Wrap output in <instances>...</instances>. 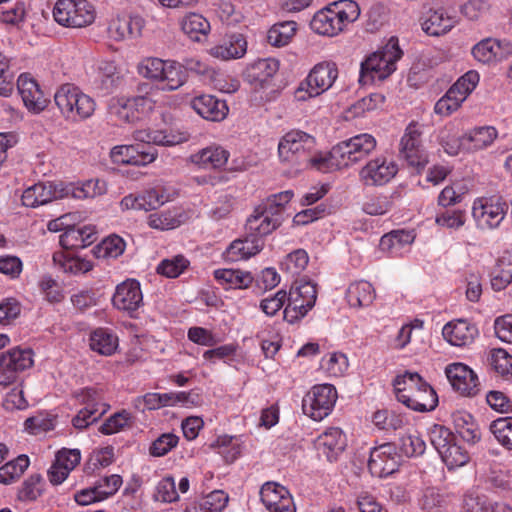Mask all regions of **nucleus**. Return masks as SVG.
Listing matches in <instances>:
<instances>
[{
	"label": "nucleus",
	"mask_w": 512,
	"mask_h": 512,
	"mask_svg": "<svg viewBox=\"0 0 512 512\" xmlns=\"http://www.w3.org/2000/svg\"><path fill=\"white\" fill-rule=\"evenodd\" d=\"M393 387L397 400L414 411H431L437 406L436 392L418 373L397 375Z\"/></svg>",
	"instance_id": "nucleus-1"
},
{
	"label": "nucleus",
	"mask_w": 512,
	"mask_h": 512,
	"mask_svg": "<svg viewBox=\"0 0 512 512\" xmlns=\"http://www.w3.org/2000/svg\"><path fill=\"white\" fill-rule=\"evenodd\" d=\"M293 192L286 190L270 195L262 201L246 221V231L254 237H264L276 230L282 223V213L291 201Z\"/></svg>",
	"instance_id": "nucleus-2"
},
{
	"label": "nucleus",
	"mask_w": 512,
	"mask_h": 512,
	"mask_svg": "<svg viewBox=\"0 0 512 512\" xmlns=\"http://www.w3.org/2000/svg\"><path fill=\"white\" fill-rule=\"evenodd\" d=\"M359 16L360 8L355 1L339 0L317 11L310 27L319 35L333 37L355 22Z\"/></svg>",
	"instance_id": "nucleus-3"
},
{
	"label": "nucleus",
	"mask_w": 512,
	"mask_h": 512,
	"mask_svg": "<svg viewBox=\"0 0 512 512\" xmlns=\"http://www.w3.org/2000/svg\"><path fill=\"white\" fill-rule=\"evenodd\" d=\"M54 101L61 115L72 122L87 120L96 110L95 100L71 83L62 84L57 88Z\"/></svg>",
	"instance_id": "nucleus-4"
},
{
	"label": "nucleus",
	"mask_w": 512,
	"mask_h": 512,
	"mask_svg": "<svg viewBox=\"0 0 512 512\" xmlns=\"http://www.w3.org/2000/svg\"><path fill=\"white\" fill-rule=\"evenodd\" d=\"M402 54L398 40L390 38L382 49L372 53L361 63L359 81L366 85L386 79L396 70V63Z\"/></svg>",
	"instance_id": "nucleus-5"
},
{
	"label": "nucleus",
	"mask_w": 512,
	"mask_h": 512,
	"mask_svg": "<svg viewBox=\"0 0 512 512\" xmlns=\"http://www.w3.org/2000/svg\"><path fill=\"white\" fill-rule=\"evenodd\" d=\"M337 77L338 68L334 62L323 61L316 64L295 90V100L304 102L321 95L332 87Z\"/></svg>",
	"instance_id": "nucleus-6"
},
{
	"label": "nucleus",
	"mask_w": 512,
	"mask_h": 512,
	"mask_svg": "<svg viewBox=\"0 0 512 512\" xmlns=\"http://www.w3.org/2000/svg\"><path fill=\"white\" fill-rule=\"evenodd\" d=\"M315 138L301 130H291L278 143V156L282 163L300 168L315 151Z\"/></svg>",
	"instance_id": "nucleus-7"
},
{
	"label": "nucleus",
	"mask_w": 512,
	"mask_h": 512,
	"mask_svg": "<svg viewBox=\"0 0 512 512\" xmlns=\"http://www.w3.org/2000/svg\"><path fill=\"white\" fill-rule=\"evenodd\" d=\"M154 104L153 99L147 95L115 96L109 99L107 110L116 121L135 124L153 110Z\"/></svg>",
	"instance_id": "nucleus-8"
},
{
	"label": "nucleus",
	"mask_w": 512,
	"mask_h": 512,
	"mask_svg": "<svg viewBox=\"0 0 512 512\" xmlns=\"http://www.w3.org/2000/svg\"><path fill=\"white\" fill-rule=\"evenodd\" d=\"M94 6L87 0H57L53 7L54 20L70 28H81L95 20Z\"/></svg>",
	"instance_id": "nucleus-9"
},
{
	"label": "nucleus",
	"mask_w": 512,
	"mask_h": 512,
	"mask_svg": "<svg viewBox=\"0 0 512 512\" xmlns=\"http://www.w3.org/2000/svg\"><path fill=\"white\" fill-rule=\"evenodd\" d=\"M317 299L315 284L309 281L294 283L287 293L284 319L293 324L302 319L314 307Z\"/></svg>",
	"instance_id": "nucleus-10"
},
{
	"label": "nucleus",
	"mask_w": 512,
	"mask_h": 512,
	"mask_svg": "<svg viewBox=\"0 0 512 512\" xmlns=\"http://www.w3.org/2000/svg\"><path fill=\"white\" fill-rule=\"evenodd\" d=\"M507 211L508 204L502 197H480L473 202L472 217L478 229L490 231L501 225Z\"/></svg>",
	"instance_id": "nucleus-11"
},
{
	"label": "nucleus",
	"mask_w": 512,
	"mask_h": 512,
	"mask_svg": "<svg viewBox=\"0 0 512 512\" xmlns=\"http://www.w3.org/2000/svg\"><path fill=\"white\" fill-rule=\"evenodd\" d=\"M424 125L411 121L405 128L399 143V153L410 166L423 169L429 162L422 144Z\"/></svg>",
	"instance_id": "nucleus-12"
},
{
	"label": "nucleus",
	"mask_w": 512,
	"mask_h": 512,
	"mask_svg": "<svg viewBox=\"0 0 512 512\" xmlns=\"http://www.w3.org/2000/svg\"><path fill=\"white\" fill-rule=\"evenodd\" d=\"M337 400V391L331 384L313 386L302 400L305 415L315 421H321L333 410Z\"/></svg>",
	"instance_id": "nucleus-13"
},
{
	"label": "nucleus",
	"mask_w": 512,
	"mask_h": 512,
	"mask_svg": "<svg viewBox=\"0 0 512 512\" xmlns=\"http://www.w3.org/2000/svg\"><path fill=\"white\" fill-rule=\"evenodd\" d=\"M376 146L377 141L373 135L361 133L334 146V158L340 157L346 168L366 159Z\"/></svg>",
	"instance_id": "nucleus-14"
},
{
	"label": "nucleus",
	"mask_w": 512,
	"mask_h": 512,
	"mask_svg": "<svg viewBox=\"0 0 512 512\" xmlns=\"http://www.w3.org/2000/svg\"><path fill=\"white\" fill-rule=\"evenodd\" d=\"M398 170V164L392 158L379 155L360 169L359 179L364 186L380 187L391 182Z\"/></svg>",
	"instance_id": "nucleus-15"
},
{
	"label": "nucleus",
	"mask_w": 512,
	"mask_h": 512,
	"mask_svg": "<svg viewBox=\"0 0 512 512\" xmlns=\"http://www.w3.org/2000/svg\"><path fill=\"white\" fill-rule=\"evenodd\" d=\"M34 364L31 349L12 348L0 353V385L14 383L19 373L31 368Z\"/></svg>",
	"instance_id": "nucleus-16"
},
{
	"label": "nucleus",
	"mask_w": 512,
	"mask_h": 512,
	"mask_svg": "<svg viewBox=\"0 0 512 512\" xmlns=\"http://www.w3.org/2000/svg\"><path fill=\"white\" fill-rule=\"evenodd\" d=\"M401 457L393 443H383L371 449L368 461L373 476L383 478L398 470Z\"/></svg>",
	"instance_id": "nucleus-17"
},
{
	"label": "nucleus",
	"mask_w": 512,
	"mask_h": 512,
	"mask_svg": "<svg viewBox=\"0 0 512 512\" xmlns=\"http://www.w3.org/2000/svg\"><path fill=\"white\" fill-rule=\"evenodd\" d=\"M112 305L117 310L134 317L138 309L143 306V293L139 281L126 279L118 284L112 296Z\"/></svg>",
	"instance_id": "nucleus-18"
},
{
	"label": "nucleus",
	"mask_w": 512,
	"mask_h": 512,
	"mask_svg": "<svg viewBox=\"0 0 512 512\" xmlns=\"http://www.w3.org/2000/svg\"><path fill=\"white\" fill-rule=\"evenodd\" d=\"M170 199L171 194L167 192L166 188L162 185H156L143 193L125 196L120 205L123 210L150 211L157 209Z\"/></svg>",
	"instance_id": "nucleus-19"
},
{
	"label": "nucleus",
	"mask_w": 512,
	"mask_h": 512,
	"mask_svg": "<svg viewBox=\"0 0 512 512\" xmlns=\"http://www.w3.org/2000/svg\"><path fill=\"white\" fill-rule=\"evenodd\" d=\"M157 150L152 146L117 145L110 151V158L115 164L146 166L156 160Z\"/></svg>",
	"instance_id": "nucleus-20"
},
{
	"label": "nucleus",
	"mask_w": 512,
	"mask_h": 512,
	"mask_svg": "<svg viewBox=\"0 0 512 512\" xmlns=\"http://www.w3.org/2000/svg\"><path fill=\"white\" fill-rule=\"evenodd\" d=\"M66 191L63 183L39 182L24 190L22 203L26 207L35 208L67 197Z\"/></svg>",
	"instance_id": "nucleus-21"
},
{
	"label": "nucleus",
	"mask_w": 512,
	"mask_h": 512,
	"mask_svg": "<svg viewBox=\"0 0 512 512\" xmlns=\"http://www.w3.org/2000/svg\"><path fill=\"white\" fill-rule=\"evenodd\" d=\"M445 374L452 388L462 396L473 397L478 394L479 381L476 373L463 363L449 364Z\"/></svg>",
	"instance_id": "nucleus-22"
},
{
	"label": "nucleus",
	"mask_w": 512,
	"mask_h": 512,
	"mask_svg": "<svg viewBox=\"0 0 512 512\" xmlns=\"http://www.w3.org/2000/svg\"><path fill=\"white\" fill-rule=\"evenodd\" d=\"M260 499L269 512H296L290 492L276 482H266L262 485Z\"/></svg>",
	"instance_id": "nucleus-23"
},
{
	"label": "nucleus",
	"mask_w": 512,
	"mask_h": 512,
	"mask_svg": "<svg viewBox=\"0 0 512 512\" xmlns=\"http://www.w3.org/2000/svg\"><path fill=\"white\" fill-rule=\"evenodd\" d=\"M247 52V41L241 33L226 34L207 53L218 60L229 61L242 58Z\"/></svg>",
	"instance_id": "nucleus-24"
},
{
	"label": "nucleus",
	"mask_w": 512,
	"mask_h": 512,
	"mask_svg": "<svg viewBox=\"0 0 512 512\" xmlns=\"http://www.w3.org/2000/svg\"><path fill=\"white\" fill-rule=\"evenodd\" d=\"M479 331L477 326L467 319H454L442 328L443 338L452 346L466 347L474 342Z\"/></svg>",
	"instance_id": "nucleus-25"
},
{
	"label": "nucleus",
	"mask_w": 512,
	"mask_h": 512,
	"mask_svg": "<svg viewBox=\"0 0 512 512\" xmlns=\"http://www.w3.org/2000/svg\"><path fill=\"white\" fill-rule=\"evenodd\" d=\"M17 88L25 107L30 112L38 114L46 108L48 100L38 82L29 74L24 73L18 77Z\"/></svg>",
	"instance_id": "nucleus-26"
},
{
	"label": "nucleus",
	"mask_w": 512,
	"mask_h": 512,
	"mask_svg": "<svg viewBox=\"0 0 512 512\" xmlns=\"http://www.w3.org/2000/svg\"><path fill=\"white\" fill-rule=\"evenodd\" d=\"M135 141L160 146H175L187 142L190 134L184 130L139 129L133 132Z\"/></svg>",
	"instance_id": "nucleus-27"
},
{
	"label": "nucleus",
	"mask_w": 512,
	"mask_h": 512,
	"mask_svg": "<svg viewBox=\"0 0 512 512\" xmlns=\"http://www.w3.org/2000/svg\"><path fill=\"white\" fill-rule=\"evenodd\" d=\"M512 54V44L506 40L486 38L474 45L473 57L481 63L500 61Z\"/></svg>",
	"instance_id": "nucleus-28"
},
{
	"label": "nucleus",
	"mask_w": 512,
	"mask_h": 512,
	"mask_svg": "<svg viewBox=\"0 0 512 512\" xmlns=\"http://www.w3.org/2000/svg\"><path fill=\"white\" fill-rule=\"evenodd\" d=\"M264 248V240L250 233L244 238L234 240L225 250L224 256L228 261L238 262L248 260L259 254Z\"/></svg>",
	"instance_id": "nucleus-29"
},
{
	"label": "nucleus",
	"mask_w": 512,
	"mask_h": 512,
	"mask_svg": "<svg viewBox=\"0 0 512 512\" xmlns=\"http://www.w3.org/2000/svg\"><path fill=\"white\" fill-rule=\"evenodd\" d=\"M347 445L345 434L340 428L330 427L315 440V447L328 461H334Z\"/></svg>",
	"instance_id": "nucleus-30"
},
{
	"label": "nucleus",
	"mask_w": 512,
	"mask_h": 512,
	"mask_svg": "<svg viewBox=\"0 0 512 512\" xmlns=\"http://www.w3.org/2000/svg\"><path fill=\"white\" fill-rule=\"evenodd\" d=\"M144 19L140 16H118L111 20L108 33L115 41L135 39L141 36Z\"/></svg>",
	"instance_id": "nucleus-31"
},
{
	"label": "nucleus",
	"mask_w": 512,
	"mask_h": 512,
	"mask_svg": "<svg viewBox=\"0 0 512 512\" xmlns=\"http://www.w3.org/2000/svg\"><path fill=\"white\" fill-rule=\"evenodd\" d=\"M229 155L222 146L213 144L192 153L188 160L202 169H220L227 164Z\"/></svg>",
	"instance_id": "nucleus-32"
},
{
	"label": "nucleus",
	"mask_w": 512,
	"mask_h": 512,
	"mask_svg": "<svg viewBox=\"0 0 512 512\" xmlns=\"http://www.w3.org/2000/svg\"><path fill=\"white\" fill-rule=\"evenodd\" d=\"M191 107L202 118L215 122L225 119L229 111L226 102L213 95L195 97L191 101Z\"/></svg>",
	"instance_id": "nucleus-33"
},
{
	"label": "nucleus",
	"mask_w": 512,
	"mask_h": 512,
	"mask_svg": "<svg viewBox=\"0 0 512 512\" xmlns=\"http://www.w3.org/2000/svg\"><path fill=\"white\" fill-rule=\"evenodd\" d=\"M456 23V16L446 10H431L422 23V29L430 36H440L449 32Z\"/></svg>",
	"instance_id": "nucleus-34"
},
{
	"label": "nucleus",
	"mask_w": 512,
	"mask_h": 512,
	"mask_svg": "<svg viewBox=\"0 0 512 512\" xmlns=\"http://www.w3.org/2000/svg\"><path fill=\"white\" fill-rule=\"evenodd\" d=\"M414 239L413 231L393 230L381 237L379 248L393 257L401 256L414 242Z\"/></svg>",
	"instance_id": "nucleus-35"
},
{
	"label": "nucleus",
	"mask_w": 512,
	"mask_h": 512,
	"mask_svg": "<svg viewBox=\"0 0 512 512\" xmlns=\"http://www.w3.org/2000/svg\"><path fill=\"white\" fill-rule=\"evenodd\" d=\"M498 137V131L494 126H480L472 128L464 133L466 152H477L490 147Z\"/></svg>",
	"instance_id": "nucleus-36"
},
{
	"label": "nucleus",
	"mask_w": 512,
	"mask_h": 512,
	"mask_svg": "<svg viewBox=\"0 0 512 512\" xmlns=\"http://www.w3.org/2000/svg\"><path fill=\"white\" fill-rule=\"evenodd\" d=\"M213 275L217 283L225 290L247 289L254 281L251 272L240 269H216Z\"/></svg>",
	"instance_id": "nucleus-37"
},
{
	"label": "nucleus",
	"mask_w": 512,
	"mask_h": 512,
	"mask_svg": "<svg viewBox=\"0 0 512 512\" xmlns=\"http://www.w3.org/2000/svg\"><path fill=\"white\" fill-rule=\"evenodd\" d=\"M402 198V192L398 189L390 194L378 193L367 197L363 203V211L372 216H382L390 212L395 204Z\"/></svg>",
	"instance_id": "nucleus-38"
},
{
	"label": "nucleus",
	"mask_w": 512,
	"mask_h": 512,
	"mask_svg": "<svg viewBox=\"0 0 512 512\" xmlns=\"http://www.w3.org/2000/svg\"><path fill=\"white\" fill-rule=\"evenodd\" d=\"M182 32L192 41L200 42L210 33V22L198 13H188L180 21Z\"/></svg>",
	"instance_id": "nucleus-39"
},
{
	"label": "nucleus",
	"mask_w": 512,
	"mask_h": 512,
	"mask_svg": "<svg viewBox=\"0 0 512 512\" xmlns=\"http://www.w3.org/2000/svg\"><path fill=\"white\" fill-rule=\"evenodd\" d=\"M346 298L351 307H368L375 299V289L368 281H356L349 285Z\"/></svg>",
	"instance_id": "nucleus-40"
},
{
	"label": "nucleus",
	"mask_w": 512,
	"mask_h": 512,
	"mask_svg": "<svg viewBox=\"0 0 512 512\" xmlns=\"http://www.w3.org/2000/svg\"><path fill=\"white\" fill-rule=\"evenodd\" d=\"M119 341L117 335L108 328H97L90 335V347L93 351L110 356L118 348Z\"/></svg>",
	"instance_id": "nucleus-41"
},
{
	"label": "nucleus",
	"mask_w": 512,
	"mask_h": 512,
	"mask_svg": "<svg viewBox=\"0 0 512 512\" xmlns=\"http://www.w3.org/2000/svg\"><path fill=\"white\" fill-rule=\"evenodd\" d=\"M334 147L329 153H316V150L308 156L307 162H303L300 168L311 167L320 172L327 173L344 168L340 157L334 158Z\"/></svg>",
	"instance_id": "nucleus-42"
},
{
	"label": "nucleus",
	"mask_w": 512,
	"mask_h": 512,
	"mask_svg": "<svg viewBox=\"0 0 512 512\" xmlns=\"http://www.w3.org/2000/svg\"><path fill=\"white\" fill-rule=\"evenodd\" d=\"M512 283V251H505L497 261V268L491 279L495 291H501Z\"/></svg>",
	"instance_id": "nucleus-43"
},
{
	"label": "nucleus",
	"mask_w": 512,
	"mask_h": 512,
	"mask_svg": "<svg viewBox=\"0 0 512 512\" xmlns=\"http://www.w3.org/2000/svg\"><path fill=\"white\" fill-rule=\"evenodd\" d=\"M187 81V74L180 63L167 60L166 66L159 82L162 83V89L174 91L179 89Z\"/></svg>",
	"instance_id": "nucleus-44"
},
{
	"label": "nucleus",
	"mask_w": 512,
	"mask_h": 512,
	"mask_svg": "<svg viewBox=\"0 0 512 512\" xmlns=\"http://www.w3.org/2000/svg\"><path fill=\"white\" fill-rule=\"evenodd\" d=\"M67 188V196L76 199H87L101 196L107 192L106 183L100 179H90L79 185H64Z\"/></svg>",
	"instance_id": "nucleus-45"
},
{
	"label": "nucleus",
	"mask_w": 512,
	"mask_h": 512,
	"mask_svg": "<svg viewBox=\"0 0 512 512\" xmlns=\"http://www.w3.org/2000/svg\"><path fill=\"white\" fill-rule=\"evenodd\" d=\"M479 82V74L470 70L461 76L446 92L459 103H463Z\"/></svg>",
	"instance_id": "nucleus-46"
},
{
	"label": "nucleus",
	"mask_w": 512,
	"mask_h": 512,
	"mask_svg": "<svg viewBox=\"0 0 512 512\" xmlns=\"http://www.w3.org/2000/svg\"><path fill=\"white\" fill-rule=\"evenodd\" d=\"M456 432L467 442H475L479 439L477 425L473 416L466 411H457L452 414Z\"/></svg>",
	"instance_id": "nucleus-47"
},
{
	"label": "nucleus",
	"mask_w": 512,
	"mask_h": 512,
	"mask_svg": "<svg viewBox=\"0 0 512 512\" xmlns=\"http://www.w3.org/2000/svg\"><path fill=\"white\" fill-rule=\"evenodd\" d=\"M53 261L59 265L65 273L71 274H84L92 270L93 265L90 261L66 255L62 252L55 253L53 255Z\"/></svg>",
	"instance_id": "nucleus-48"
},
{
	"label": "nucleus",
	"mask_w": 512,
	"mask_h": 512,
	"mask_svg": "<svg viewBox=\"0 0 512 512\" xmlns=\"http://www.w3.org/2000/svg\"><path fill=\"white\" fill-rule=\"evenodd\" d=\"M296 32V22L284 21L274 24L267 33V41L275 47L287 45Z\"/></svg>",
	"instance_id": "nucleus-49"
},
{
	"label": "nucleus",
	"mask_w": 512,
	"mask_h": 512,
	"mask_svg": "<svg viewBox=\"0 0 512 512\" xmlns=\"http://www.w3.org/2000/svg\"><path fill=\"white\" fill-rule=\"evenodd\" d=\"M29 458L26 455H19L0 467V483L10 484L18 479L28 468Z\"/></svg>",
	"instance_id": "nucleus-50"
},
{
	"label": "nucleus",
	"mask_w": 512,
	"mask_h": 512,
	"mask_svg": "<svg viewBox=\"0 0 512 512\" xmlns=\"http://www.w3.org/2000/svg\"><path fill=\"white\" fill-rule=\"evenodd\" d=\"M439 141L444 151L451 156L458 155L461 151L466 152L467 145L464 143V133L458 136L452 126H446L440 131Z\"/></svg>",
	"instance_id": "nucleus-51"
},
{
	"label": "nucleus",
	"mask_w": 512,
	"mask_h": 512,
	"mask_svg": "<svg viewBox=\"0 0 512 512\" xmlns=\"http://www.w3.org/2000/svg\"><path fill=\"white\" fill-rule=\"evenodd\" d=\"M321 368L333 377L344 375L349 367L348 358L341 352H333L325 355L321 360Z\"/></svg>",
	"instance_id": "nucleus-52"
},
{
	"label": "nucleus",
	"mask_w": 512,
	"mask_h": 512,
	"mask_svg": "<svg viewBox=\"0 0 512 512\" xmlns=\"http://www.w3.org/2000/svg\"><path fill=\"white\" fill-rule=\"evenodd\" d=\"M309 256L304 249H296L287 254L281 261V269L295 276L299 275L308 265Z\"/></svg>",
	"instance_id": "nucleus-53"
},
{
	"label": "nucleus",
	"mask_w": 512,
	"mask_h": 512,
	"mask_svg": "<svg viewBox=\"0 0 512 512\" xmlns=\"http://www.w3.org/2000/svg\"><path fill=\"white\" fill-rule=\"evenodd\" d=\"M189 264L186 257L176 255L162 260L157 267V272L167 278H177L188 268Z\"/></svg>",
	"instance_id": "nucleus-54"
},
{
	"label": "nucleus",
	"mask_w": 512,
	"mask_h": 512,
	"mask_svg": "<svg viewBox=\"0 0 512 512\" xmlns=\"http://www.w3.org/2000/svg\"><path fill=\"white\" fill-rule=\"evenodd\" d=\"M439 455L449 469L461 467L469 460L467 452L457 445L455 440L446 446Z\"/></svg>",
	"instance_id": "nucleus-55"
},
{
	"label": "nucleus",
	"mask_w": 512,
	"mask_h": 512,
	"mask_svg": "<svg viewBox=\"0 0 512 512\" xmlns=\"http://www.w3.org/2000/svg\"><path fill=\"white\" fill-rule=\"evenodd\" d=\"M125 241L118 235H110L96 247V255L102 258H117L125 251Z\"/></svg>",
	"instance_id": "nucleus-56"
},
{
	"label": "nucleus",
	"mask_w": 512,
	"mask_h": 512,
	"mask_svg": "<svg viewBox=\"0 0 512 512\" xmlns=\"http://www.w3.org/2000/svg\"><path fill=\"white\" fill-rule=\"evenodd\" d=\"M490 431L501 445L512 450V417L494 420L490 424Z\"/></svg>",
	"instance_id": "nucleus-57"
},
{
	"label": "nucleus",
	"mask_w": 512,
	"mask_h": 512,
	"mask_svg": "<svg viewBox=\"0 0 512 512\" xmlns=\"http://www.w3.org/2000/svg\"><path fill=\"white\" fill-rule=\"evenodd\" d=\"M400 451L408 456H419L425 452L426 444L417 432L405 433L399 438Z\"/></svg>",
	"instance_id": "nucleus-58"
},
{
	"label": "nucleus",
	"mask_w": 512,
	"mask_h": 512,
	"mask_svg": "<svg viewBox=\"0 0 512 512\" xmlns=\"http://www.w3.org/2000/svg\"><path fill=\"white\" fill-rule=\"evenodd\" d=\"M278 70V60L274 58L260 59L252 66V75L255 80L264 84L274 77Z\"/></svg>",
	"instance_id": "nucleus-59"
},
{
	"label": "nucleus",
	"mask_w": 512,
	"mask_h": 512,
	"mask_svg": "<svg viewBox=\"0 0 512 512\" xmlns=\"http://www.w3.org/2000/svg\"><path fill=\"white\" fill-rule=\"evenodd\" d=\"M154 498L163 503L175 502L179 499L175 480L172 476L162 478L155 487Z\"/></svg>",
	"instance_id": "nucleus-60"
},
{
	"label": "nucleus",
	"mask_w": 512,
	"mask_h": 512,
	"mask_svg": "<svg viewBox=\"0 0 512 512\" xmlns=\"http://www.w3.org/2000/svg\"><path fill=\"white\" fill-rule=\"evenodd\" d=\"M167 60L156 57H148L142 60L138 66L139 74L143 77L159 82L166 66Z\"/></svg>",
	"instance_id": "nucleus-61"
},
{
	"label": "nucleus",
	"mask_w": 512,
	"mask_h": 512,
	"mask_svg": "<svg viewBox=\"0 0 512 512\" xmlns=\"http://www.w3.org/2000/svg\"><path fill=\"white\" fill-rule=\"evenodd\" d=\"M466 222V214L463 210H445L437 213L435 223L443 228L457 230L464 226Z\"/></svg>",
	"instance_id": "nucleus-62"
},
{
	"label": "nucleus",
	"mask_w": 512,
	"mask_h": 512,
	"mask_svg": "<svg viewBox=\"0 0 512 512\" xmlns=\"http://www.w3.org/2000/svg\"><path fill=\"white\" fill-rule=\"evenodd\" d=\"M445 504L444 495L434 487L426 488L420 500L421 508L426 512H441Z\"/></svg>",
	"instance_id": "nucleus-63"
},
{
	"label": "nucleus",
	"mask_w": 512,
	"mask_h": 512,
	"mask_svg": "<svg viewBox=\"0 0 512 512\" xmlns=\"http://www.w3.org/2000/svg\"><path fill=\"white\" fill-rule=\"evenodd\" d=\"M491 365L500 375H512V355L505 349L498 348L491 352Z\"/></svg>",
	"instance_id": "nucleus-64"
}]
</instances>
